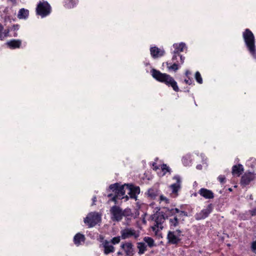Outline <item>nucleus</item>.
I'll list each match as a JSON object with an SVG mask.
<instances>
[{
  "instance_id": "f257e3e1",
  "label": "nucleus",
  "mask_w": 256,
  "mask_h": 256,
  "mask_svg": "<svg viewBox=\"0 0 256 256\" xmlns=\"http://www.w3.org/2000/svg\"><path fill=\"white\" fill-rule=\"evenodd\" d=\"M151 74L154 78L158 82L165 84L168 87H172L176 92L180 91L177 82L173 77L166 73H162L160 70L152 68L150 70Z\"/></svg>"
},
{
  "instance_id": "f03ea898",
  "label": "nucleus",
  "mask_w": 256,
  "mask_h": 256,
  "mask_svg": "<svg viewBox=\"0 0 256 256\" xmlns=\"http://www.w3.org/2000/svg\"><path fill=\"white\" fill-rule=\"evenodd\" d=\"M165 216L166 219L169 220V224L170 229L174 230L179 225L178 218L184 216H188V212L184 210H180L178 208H166Z\"/></svg>"
},
{
  "instance_id": "7ed1b4c3",
  "label": "nucleus",
  "mask_w": 256,
  "mask_h": 256,
  "mask_svg": "<svg viewBox=\"0 0 256 256\" xmlns=\"http://www.w3.org/2000/svg\"><path fill=\"white\" fill-rule=\"evenodd\" d=\"M242 37L248 52L254 58H256L255 39L253 33L250 29L246 28L243 32Z\"/></svg>"
},
{
  "instance_id": "20e7f679",
  "label": "nucleus",
  "mask_w": 256,
  "mask_h": 256,
  "mask_svg": "<svg viewBox=\"0 0 256 256\" xmlns=\"http://www.w3.org/2000/svg\"><path fill=\"white\" fill-rule=\"evenodd\" d=\"M126 184L120 185V184L116 182L114 184H112L109 186V188L110 190L114 193V195L112 194H110L108 195V198H110V200L114 202L115 204L118 203V200H122L124 198L125 194L124 187L126 186Z\"/></svg>"
},
{
  "instance_id": "39448f33",
  "label": "nucleus",
  "mask_w": 256,
  "mask_h": 256,
  "mask_svg": "<svg viewBox=\"0 0 256 256\" xmlns=\"http://www.w3.org/2000/svg\"><path fill=\"white\" fill-rule=\"evenodd\" d=\"M166 220L165 212L157 211L151 216V220L154 222L152 229L156 234L164 228L163 224Z\"/></svg>"
},
{
  "instance_id": "423d86ee",
  "label": "nucleus",
  "mask_w": 256,
  "mask_h": 256,
  "mask_svg": "<svg viewBox=\"0 0 256 256\" xmlns=\"http://www.w3.org/2000/svg\"><path fill=\"white\" fill-rule=\"evenodd\" d=\"M184 60L185 57L182 54H172V62H166L167 68L170 70L176 72L180 68V65L184 64Z\"/></svg>"
},
{
  "instance_id": "0eeeda50",
  "label": "nucleus",
  "mask_w": 256,
  "mask_h": 256,
  "mask_svg": "<svg viewBox=\"0 0 256 256\" xmlns=\"http://www.w3.org/2000/svg\"><path fill=\"white\" fill-rule=\"evenodd\" d=\"M36 12V15L43 18L47 16L51 13L52 8L48 2L40 1L37 4Z\"/></svg>"
},
{
  "instance_id": "6e6552de",
  "label": "nucleus",
  "mask_w": 256,
  "mask_h": 256,
  "mask_svg": "<svg viewBox=\"0 0 256 256\" xmlns=\"http://www.w3.org/2000/svg\"><path fill=\"white\" fill-rule=\"evenodd\" d=\"M121 238L122 240H126L133 237L136 240L140 236L139 232L132 228H126L120 232Z\"/></svg>"
},
{
  "instance_id": "1a4fd4ad",
  "label": "nucleus",
  "mask_w": 256,
  "mask_h": 256,
  "mask_svg": "<svg viewBox=\"0 0 256 256\" xmlns=\"http://www.w3.org/2000/svg\"><path fill=\"white\" fill-rule=\"evenodd\" d=\"M120 248L125 256H133L135 254L134 246L131 242H122Z\"/></svg>"
},
{
  "instance_id": "9d476101",
  "label": "nucleus",
  "mask_w": 256,
  "mask_h": 256,
  "mask_svg": "<svg viewBox=\"0 0 256 256\" xmlns=\"http://www.w3.org/2000/svg\"><path fill=\"white\" fill-rule=\"evenodd\" d=\"M110 212L113 221L118 222L122 220V210L119 206L114 205L111 207Z\"/></svg>"
},
{
  "instance_id": "9b49d317",
  "label": "nucleus",
  "mask_w": 256,
  "mask_h": 256,
  "mask_svg": "<svg viewBox=\"0 0 256 256\" xmlns=\"http://www.w3.org/2000/svg\"><path fill=\"white\" fill-rule=\"evenodd\" d=\"M100 216L98 214H89L84 219V223L90 228L94 226L100 220Z\"/></svg>"
},
{
  "instance_id": "f8f14e48",
  "label": "nucleus",
  "mask_w": 256,
  "mask_h": 256,
  "mask_svg": "<svg viewBox=\"0 0 256 256\" xmlns=\"http://www.w3.org/2000/svg\"><path fill=\"white\" fill-rule=\"evenodd\" d=\"M256 178V174L252 172H245L241 177L240 180V186L244 188L250 184Z\"/></svg>"
},
{
  "instance_id": "ddd939ff",
  "label": "nucleus",
  "mask_w": 256,
  "mask_h": 256,
  "mask_svg": "<svg viewBox=\"0 0 256 256\" xmlns=\"http://www.w3.org/2000/svg\"><path fill=\"white\" fill-rule=\"evenodd\" d=\"M212 210V204H210L206 206V208L202 209L200 212L196 213L194 215V218L197 220H204L208 216Z\"/></svg>"
},
{
  "instance_id": "4468645a",
  "label": "nucleus",
  "mask_w": 256,
  "mask_h": 256,
  "mask_svg": "<svg viewBox=\"0 0 256 256\" xmlns=\"http://www.w3.org/2000/svg\"><path fill=\"white\" fill-rule=\"evenodd\" d=\"M173 180H176V182L170 185V188L172 190V194L176 197L178 195V192L181 188L182 181L180 176L178 175L174 176Z\"/></svg>"
},
{
  "instance_id": "2eb2a0df",
  "label": "nucleus",
  "mask_w": 256,
  "mask_h": 256,
  "mask_svg": "<svg viewBox=\"0 0 256 256\" xmlns=\"http://www.w3.org/2000/svg\"><path fill=\"white\" fill-rule=\"evenodd\" d=\"M102 242L100 245V247L104 248V253L107 255L110 253H112L115 251V248L112 245L110 242L106 240H104L102 238Z\"/></svg>"
},
{
  "instance_id": "dca6fc26",
  "label": "nucleus",
  "mask_w": 256,
  "mask_h": 256,
  "mask_svg": "<svg viewBox=\"0 0 256 256\" xmlns=\"http://www.w3.org/2000/svg\"><path fill=\"white\" fill-rule=\"evenodd\" d=\"M126 187L129 190L128 194L131 198L136 200L137 196L140 193V188L132 184H126Z\"/></svg>"
},
{
  "instance_id": "f3484780",
  "label": "nucleus",
  "mask_w": 256,
  "mask_h": 256,
  "mask_svg": "<svg viewBox=\"0 0 256 256\" xmlns=\"http://www.w3.org/2000/svg\"><path fill=\"white\" fill-rule=\"evenodd\" d=\"M151 56L154 58H157L164 56L165 52L164 50L159 48L156 46L150 48Z\"/></svg>"
},
{
  "instance_id": "a211bd4d",
  "label": "nucleus",
  "mask_w": 256,
  "mask_h": 256,
  "mask_svg": "<svg viewBox=\"0 0 256 256\" xmlns=\"http://www.w3.org/2000/svg\"><path fill=\"white\" fill-rule=\"evenodd\" d=\"M168 243L172 244H177L181 239L174 234V231H168L167 234Z\"/></svg>"
},
{
  "instance_id": "6ab92c4d",
  "label": "nucleus",
  "mask_w": 256,
  "mask_h": 256,
  "mask_svg": "<svg viewBox=\"0 0 256 256\" xmlns=\"http://www.w3.org/2000/svg\"><path fill=\"white\" fill-rule=\"evenodd\" d=\"M198 193L205 199H212L214 196V192L206 188H201L199 190Z\"/></svg>"
},
{
  "instance_id": "aec40b11",
  "label": "nucleus",
  "mask_w": 256,
  "mask_h": 256,
  "mask_svg": "<svg viewBox=\"0 0 256 256\" xmlns=\"http://www.w3.org/2000/svg\"><path fill=\"white\" fill-rule=\"evenodd\" d=\"M6 44L10 49L19 48L22 46V40L19 39H12L8 41Z\"/></svg>"
},
{
  "instance_id": "412c9836",
  "label": "nucleus",
  "mask_w": 256,
  "mask_h": 256,
  "mask_svg": "<svg viewBox=\"0 0 256 256\" xmlns=\"http://www.w3.org/2000/svg\"><path fill=\"white\" fill-rule=\"evenodd\" d=\"M244 171V166L242 164H236L232 167V173L234 176H240Z\"/></svg>"
},
{
  "instance_id": "4be33fe9",
  "label": "nucleus",
  "mask_w": 256,
  "mask_h": 256,
  "mask_svg": "<svg viewBox=\"0 0 256 256\" xmlns=\"http://www.w3.org/2000/svg\"><path fill=\"white\" fill-rule=\"evenodd\" d=\"M85 240L84 235L80 232L77 233L74 237V242L77 246L81 245L82 243H84Z\"/></svg>"
},
{
  "instance_id": "5701e85b",
  "label": "nucleus",
  "mask_w": 256,
  "mask_h": 256,
  "mask_svg": "<svg viewBox=\"0 0 256 256\" xmlns=\"http://www.w3.org/2000/svg\"><path fill=\"white\" fill-rule=\"evenodd\" d=\"M173 47L174 48L172 54H181L180 52H184V48L186 47L185 44L181 42L180 44H173Z\"/></svg>"
},
{
  "instance_id": "b1692460",
  "label": "nucleus",
  "mask_w": 256,
  "mask_h": 256,
  "mask_svg": "<svg viewBox=\"0 0 256 256\" xmlns=\"http://www.w3.org/2000/svg\"><path fill=\"white\" fill-rule=\"evenodd\" d=\"M159 194V190L156 188H150L148 191V196L152 200H155Z\"/></svg>"
},
{
  "instance_id": "393cba45",
  "label": "nucleus",
  "mask_w": 256,
  "mask_h": 256,
  "mask_svg": "<svg viewBox=\"0 0 256 256\" xmlns=\"http://www.w3.org/2000/svg\"><path fill=\"white\" fill-rule=\"evenodd\" d=\"M28 10L22 8L18 12V18L20 19H26L28 18Z\"/></svg>"
},
{
  "instance_id": "a878e982",
  "label": "nucleus",
  "mask_w": 256,
  "mask_h": 256,
  "mask_svg": "<svg viewBox=\"0 0 256 256\" xmlns=\"http://www.w3.org/2000/svg\"><path fill=\"white\" fill-rule=\"evenodd\" d=\"M137 248L138 250V254H143L147 250V246L144 242H138L137 243Z\"/></svg>"
},
{
  "instance_id": "bb28decb",
  "label": "nucleus",
  "mask_w": 256,
  "mask_h": 256,
  "mask_svg": "<svg viewBox=\"0 0 256 256\" xmlns=\"http://www.w3.org/2000/svg\"><path fill=\"white\" fill-rule=\"evenodd\" d=\"M78 0H64V6L68 8H73L78 3Z\"/></svg>"
},
{
  "instance_id": "cd10ccee",
  "label": "nucleus",
  "mask_w": 256,
  "mask_h": 256,
  "mask_svg": "<svg viewBox=\"0 0 256 256\" xmlns=\"http://www.w3.org/2000/svg\"><path fill=\"white\" fill-rule=\"evenodd\" d=\"M191 74L192 73L189 70H186L185 72V76H186V78L184 79V82L188 85H191L192 84H193L194 80L190 76Z\"/></svg>"
},
{
  "instance_id": "c85d7f7f",
  "label": "nucleus",
  "mask_w": 256,
  "mask_h": 256,
  "mask_svg": "<svg viewBox=\"0 0 256 256\" xmlns=\"http://www.w3.org/2000/svg\"><path fill=\"white\" fill-rule=\"evenodd\" d=\"M144 240L148 244V246L150 248L155 246L154 240L151 237L145 236L144 238Z\"/></svg>"
},
{
  "instance_id": "c756f323",
  "label": "nucleus",
  "mask_w": 256,
  "mask_h": 256,
  "mask_svg": "<svg viewBox=\"0 0 256 256\" xmlns=\"http://www.w3.org/2000/svg\"><path fill=\"white\" fill-rule=\"evenodd\" d=\"M132 210L129 208H127L122 210V217L132 216Z\"/></svg>"
},
{
  "instance_id": "7c9ffc66",
  "label": "nucleus",
  "mask_w": 256,
  "mask_h": 256,
  "mask_svg": "<svg viewBox=\"0 0 256 256\" xmlns=\"http://www.w3.org/2000/svg\"><path fill=\"white\" fill-rule=\"evenodd\" d=\"M20 26L18 24H14L10 28L11 31H14V34L12 35L14 37L18 36L17 31L20 29Z\"/></svg>"
},
{
  "instance_id": "2f4dec72",
  "label": "nucleus",
  "mask_w": 256,
  "mask_h": 256,
  "mask_svg": "<svg viewBox=\"0 0 256 256\" xmlns=\"http://www.w3.org/2000/svg\"><path fill=\"white\" fill-rule=\"evenodd\" d=\"M121 238V236H115L112 238L110 242L112 244V245H116L120 242Z\"/></svg>"
},
{
  "instance_id": "473e14b6",
  "label": "nucleus",
  "mask_w": 256,
  "mask_h": 256,
  "mask_svg": "<svg viewBox=\"0 0 256 256\" xmlns=\"http://www.w3.org/2000/svg\"><path fill=\"white\" fill-rule=\"evenodd\" d=\"M195 79L199 84H202L203 80L202 77L201 76L200 72L198 71L195 73Z\"/></svg>"
},
{
  "instance_id": "72a5a7b5",
  "label": "nucleus",
  "mask_w": 256,
  "mask_h": 256,
  "mask_svg": "<svg viewBox=\"0 0 256 256\" xmlns=\"http://www.w3.org/2000/svg\"><path fill=\"white\" fill-rule=\"evenodd\" d=\"M161 169L164 174H166V172H170V168L166 164H162L161 166Z\"/></svg>"
},
{
  "instance_id": "f704fd0d",
  "label": "nucleus",
  "mask_w": 256,
  "mask_h": 256,
  "mask_svg": "<svg viewBox=\"0 0 256 256\" xmlns=\"http://www.w3.org/2000/svg\"><path fill=\"white\" fill-rule=\"evenodd\" d=\"M10 31H11L10 30V28H8L6 30H4V32H2V34H3L2 39L4 38H6V37H8V36H10L9 34H10Z\"/></svg>"
},
{
  "instance_id": "c9c22d12",
  "label": "nucleus",
  "mask_w": 256,
  "mask_h": 256,
  "mask_svg": "<svg viewBox=\"0 0 256 256\" xmlns=\"http://www.w3.org/2000/svg\"><path fill=\"white\" fill-rule=\"evenodd\" d=\"M160 202L164 201L166 204H168L170 202L169 200L163 195L160 196Z\"/></svg>"
},
{
  "instance_id": "e433bc0d",
  "label": "nucleus",
  "mask_w": 256,
  "mask_h": 256,
  "mask_svg": "<svg viewBox=\"0 0 256 256\" xmlns=\"http://www.w3.org/2000/svg\"><path fill=\"white\" fill-rule=\"evenodd\" d=\"M218 180L222 184H224L226 182V178L224 176L222 175H220L218 176Z\"/></svg>"
},
{
  "instance_id": "4c0bfd02",
  "label": "nucleus",
  "mask_w": 256,
  "mask_h": 256,
  "mask_svg": "<svg viewBox=\"0 0 256 256\" xmlns=\"http://www.w3.org/2000/svg\"><path fill=\"white\" fill-rule=\"evenodd\" d=\"M251 250L254 252H256V240L252 242L251 244Z\"/></svg>"
},
{
  "instance_id": "58836bf2",
  "label": "nucleus",
  "mask_w": 256,
  "mask_h": 256,
  "mask_svg": "<svg viewBox=\"0 0 256 256\" xmlns=\"http://www.w3.org/2000/svg\"><path fill=\"white\" fill-rule=\"evenodd\" d=\"M4 26L2 25V24L0 23V39L1 40H2V31L4 30Z\"/></svg>"
},
{
  "instance_id": "ea45409f",
  "label": "nucleus",
  "mask_w": 256,
  "mask_h": 256,
  "mask_svg": "<svg viewBox=\"0 0 256 256\" xmlns=\"http://www.w3.org/2000/svg\"><path fill=\"white\" fill-rule=\"evenodd\" d=\"M174 234L178 236L179 238V236H182V231L180 229L176 230V231H174Z\"/></svg>"
},
{
  "instance_id": "a19ab883",
  "label": "nucleus",
  "mask_w": 256,
  "mask_h": 256,
  "mask_svg": "<svg viewBox=\"0 0 256 256\" xmlns=\"http://www.w3.org/2000/svg\"><path fill=\"white\" fill-rule=\"evenodd\" d=\"M11 22V18L8 16H6L4 18V22Z\"/></svg>"
},
{
  "instance_id": "79ce46f5",
  "label": "nucleus",
  "mask_w": 256,
  "mask_h": 256,
  "mask_svg": "<svg viewBox=\"0 0 256 256\" xmlns=\"http://www.w3.org/2000/svg\"><path fill=\"white\" fill-rule=\"evenodd\" d=\"M250 214L252 216H254L256 215V208H254L252 210H250Z\"/></svg>"
},
{
  "instance_id": "37998d69",
  "label": "nucleus",
  "mask_w": 256,
  "mask_h": 256,
  "mask_svg": "<svg viewBox=\"0 0 256 256\" xmlns=\"http://www.w3.org/2000/svg\"><path fill=\"white\" fill-rule=\"evenodd\" d=\"M153 166H154V170H157L159 168L156 166V164L154 162L153 164Z\"/></svg>"
},
{
  "instance_id": "c03bdc74",
  "label": "nucleus",
  "mask_w": 256,
  "mask_h": 256,
  "mask_svg": "<svg viewBox=\"0 0 256 256\" xmlns=\"http://www.w3.org/2000/svg\"><path fill=\"white\" fill-rule=\"evenodd\" d=\"M92 202H93L92 205L95 204V202L96 201V196H94L92 198Z\"/></svg>"
},
{
  "instance_id": "a18cd8bd",
  "label": "nucleus",
  "mask_w": 256,
  "mask_h": 256,
  "mask_svg": "<svg viewBox=\"0 0 256 256\" xmlns=\"http://www.w3.org/2000/svg\"><path fill=\"white\" fill-rule=\"evenodd\" d=\"M117 254H118V256H122V255H123V254H124V252H121V251H118V252H117Z\"/></svg>"
},
{
  "instance_id": "49530a36",
  "label": "nucleus",
  "mask_w": 256,
  "mask_h": 256,
  "mask_svg": "<svg viewBox=\"0 0 256 256\" xmlns=\"http://www.w3.org/2000/svg\"><path fill=\"white\" fill-rule=\"evenodd\" d=\"M196 168H200V166H196Z\"/></svg>"
},
{
  "instance_id": "de8ad7c7",
  "label": "nucleus",
  "mask_w": 256,
  "mask_h": 256,
  "mask_svg": "<svg viewBox=\"0 0 256 256\" xmlns=\"http://www.w3.org/2000/svg\"><path fill=\"white\" fill-rule=\"evenodd\" d=\"M196 168H200V166H196Z\"/></svg>"
}]
</instances>
